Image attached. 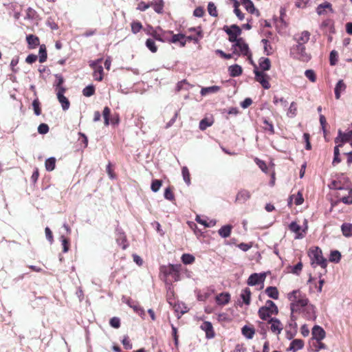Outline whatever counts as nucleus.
Returning a JSON list of instances; mask_svg holds the SVG:
<instances>
[{
  "instance_id": "obj_56",
  "label": "nucleus",
  "mask_w": 352,
  "mask_h": 352,
  "mask_svg": "<svg viewBox=\"0 0 352 352\" xmlns=\"http://www.w3.org/2000/svg\"><path fill=\"white\" fill-rule=\"evenodd\" d=\"M208 12L210 15L212 16H217L218 12L217 10V7L214 3L212 2H210L208 5Z\"/></svg>"
},
{
  "instance_id": "obj_9",
  "label": "nucleus",
  "mask_w": 352,
  "mask_h": 352,
  "mask_svg": "<svg viewBox=\"0 0 352 352\" xmlns=\"http://www.w3.org/2000/svg\"><path fill=\"white\" fill-rule=\"evenodd\" d=\"M102 60V58H99L89 65L94 69L93 76L97 81H102L103 79V67L101 65Z\"/></svg>"
},
{
  "instance_id": "obj_19",
  "label": "nucleus",
  "mask_w": 352,
  "mask_h": 352,
  "mask_svg": "<svg viewBox=\"0 0 352 352\" xmlns=\"http://www.w3.org/2000/svg\"><path fill=\"white\" fill-rule=\"evenodd\" d=\"M328 12H333L332 5L329 2L325 1L316 8V12L318 15L326 14Z\"/></svg>"
},
{
  "instance_id": "obj_53",
  "label": "nucleus",
  "mask_w": 352,
  "mask_h": 352,
  "mask_svg": "<svg viewBox=\"0 0 352 352\" xmlns=\"http://www.w3.org/2000/svg\"><path fill=\"white\" fill-rule=\"evenodd\" d=\"M195 257L190 254H184L182 256L183 263L188 265L191 264L195 261Z\"/></svg>"
},
{
  "instance_id": "obj_8",
  "label": "nucleus",
  "mask_w": 352,
  "mask_h": 352,
  "mask_svg": "<svg viewBox=\"0 0 352 352\" xmlns=\"http://www.w3.org/2000/svg\"><path fill=\"white\" fill-rule=\"evenodd\" d=\"M308 226L307 223L304 228H302L296 221H292L289 225V230L295 234V239H302L305 235Z\"/></svg>"
},
{
  "instance_id": "obj_59",
  "label": "nucleus",
  "mask_w": 352,
  "mask_h": 352,
  "mask_svg": "<svg viewBox=\"0 0 352 352\" xmlns=\"http://www.w3.org/2000/svg\"><path fill=\"white\" fill-rule=\"evenodd\" d=\"M305 76L312 82H315L316 81V76L314 70L307 69L305 72Z\"/></svg>"
},
{
  "instance_id": "obj_51",
  "label": "nucleus",
  "mask_w": 352,
  "mask_h": 352,
  "mask_svg": "<svg viewBox=\"0 0 352 352\" xmlns=\"http://www.w3.org/2000/svg\"><path fill=\"white\" fill-rule=\"evenodd\" d=\"M214 292V290H210L208 289L206 292H204L203 293L199 294L197 296V299L199 301H206Z\"/></svg>"
},
{
  "instance_id": "obj_58",
  "label": "nucleus",
  "mask_w": 352,
  "mask_h": 352,
  "mask_svg": "<svg viewBox=\"0 0 352 352\" xmlns=\"http://www.w3.org/2000/svg\"><path fill=\"white\" fill-rule=\"evenodd\" d=\"M254 162L258 165V166L261 169L262 171L267 173L268 168L266 163L263 160H261L256 157Z\"/></svg>"
},
{
  "instance_id": "obj_2",
  "label": "nucleus",
  "mask_w": 352,
  "mask_h": 352,
  "mask_svg": "<svg viewBox=\"0 0 352 352\" xmlns=\"http://www.w3.org/2000/svg\"><path fill=\"white\" fill-rule=\"evenodd\" d=\"M288 300L291 302L290 309L292 313L299 312L302 308L307 306L309 299L306 295L299 289L294 290L287 294Z\"/></svg>"
},
{
  "instance_id": "obj_28",
  "label": "nucleus",
  "mask_w": 352,
  "mask_h": 352,
  "mask_svg": "<svg viewBox=\"0 0 352 352\" xmlns=\"http://www.w3.org/2000/svg\"><path fill=\"white\" fill-rule=\"evenodd\" d=\"M117 243L121 246L122 250H125L128 246L126 236L124 233H119L116 237Z\"/></svg>"
},
{
  "instance_id": "obj_7",
  "label": "nucleus",
  "mask_w": 352,
  "mask_h": 352,
  "mask_svg": "<svg viewBox=\"0 0 352 352\" xmlns=\"http://www.w3.org/2000/svg\"><path fill=\"white\" fill-rule=\"evenodd\" d=\"M254 73L255 74V80L258 82L264 89H269L271 87L269 82L270 76L263 71L258 70L256 65H255V69H254Z\"/></svg>"
},
{
  "instance_id": "obj_62",
  "label": "nucleus",
  "mask_w": 352,
  "mask_h": 352,
  "mask_svg": "<svg viewBox=\"0 0 352 352\" xmlns=\"http://www.w3.org/2000/svg\"><path fill=\"white\" fill-rule=\"evenodd\" d=\"M183 38H186V35L184 34H175L173 33L171 36V41L170 43H177L180 41V40Z\"/></svg>"
},
{
  "instance_id": "obj_44",
  "label": "nucleus",
  "mask_w": 352,
  "mask_h": 352,
  "mask_svg": "<svg viewBox=\"0 0 352 352\" xmlns=\"http://www.w3.org/2000/svg\"><path fill=\"white\" fill-rule=\"evenodd\" d=\"M182 176H183V179H184V182H186V184L187 185L189 186L191 182H190V174L188 168L186 166H183L182 168Z\"/></svg>"
},
{
  "instance_id": "obj_55",
  "label": "nucleus",
  "mask_w": 352,
  "mask_h": 352,
  "mask_svg": "<svg viewBox=\"0 0 352 352\" xmlns=\"http://www.w3.org/2000/svg\"><path fill=\"white\" fill-rule=\"evenodd\" d=\"M164 197L169 201L175 200V195L171 187H168L165 189Z\"/></svg>"
},
{
  "instance_id": "obj_31",
  "label": "nucleus",
  "mask_w": 352,
  "mask_h": 352,
  "mask_svg": "<svg viewBox=\"0 0 352 352\" xmlns=\"http://www.w3.org/2000/svg\"><path fill=\"white\" fill-rule=\"evenodd\" d=\"M341 231H342V234L345 237H351L352 236V223H344L341 226Z\"/></svg>"
},
{
  "instance_id": "obj_25",
  "label": "nucleus",
  "mask_w": 352,
  "mask_h": 352,
  "mask_svg": "<svg viewBox=\"0 0 352 352\" xmlns=\"http://www.w3.org/2000/svg\"><path fill=\"white\" fill-rule=\"evenodd\" d=\"M346 88V85L344 82L343 80H340L335 87V97L337 100L340 99L341 93L344 91Z\"/></svg>"
},
{
  "instance_id": "obj_12",
  "label": "nucleus",
  "mask_w": 352,
  "mask_h": 352,
  "mask_svg": "<svg viewBox=\"0 0 352 352\" xmlns=\"http://www.w3.org/2000/svg\"><path fill=\"white\" fill-rule=\"evenodd\" d=\"M159 33L155 34V40L162 43H169L171 41V36L173 35V31H166L158 26Z\"/></svg>"
},
{
  "instance_id": "obj_43",
  "label": "nucleus",
  "mask_w": 352,
  "mask_h": 352,
  "mask_svg": "<svg viewBox=\"0 0 352 352\" xmlns=\"http://www.w3.org/2000/svg\"><path fill=\"white\" fill-rule=\"evenodd\" d=\"M47 50L45 45H41L39 49V62L43 63L47 60Z\"/></svg>"
},
{
  "instance_id": "obj_32",
  "label": "nucleus",
  "mask_w": 352,
  "mask_h": 352,
  "mask_svg": "<svg viewBox=\"0 0 352 352\" xmlns=\"http://www.w3.org/2000/svg\"><path fill=\"white\" fill-rule=\"evenodd\" d=\"M304 346V342L300 339H294L289 346V349L294 352L302 349Z\"/></svg>"
},
{
  "instance_id": "obj_64",
  "label": "nucleus",
  "mask_w": 352,
  "mask_h": 352,
  "mask_svg": "<svg viewBox=\"0 0 352 352\" xmlns=\"http://www.w3.org/2000/svg\"><path fill=\"white\" fill-rule=\"evenodd\" d=\"M109 324L112 327L118 329L120 327V320L117 317H113L110 319Z\"/></svg>"
},
{
  "instance_id": "obj_13",
  "label": "nucleus",
  "mask_w": 352,
  "mask_h": 352,
  "mask_svg": "<svg viewBox=\"0 0 352 352\" xmlns=\"http://www.w3.org/2000/svg\"><path fill=\"white\" fill-rule=\"evenodd\" d=\"M270 324V330L272 333L279 335L283 329V324L276 318H272L268 320Z\"/></svg>"
},
{
  "instance_id": "obj_33",
  "label": "nucleus",
  "mask_w": 352,
  "mask_h": 352,
  "mask_svg": "<svg viewBox=\"0 0 352 352\" xmlns=\"http://www.w3.org/2000/svg\"><path fill=\"white\" fill-rule=\"evenodd\" d=\"M265 294L270 297L274 300L278 298L279 293L278 289L276 287H267L265 290Z\"/></svg>"
},
{
  "instance_id": "obj_22",
  "label": "nucleus",
  "mask_w": 352,
  "mask_h": 352,
  "mask_svg": "<svg viewBox=\"0 0 352 352\" xmlns=\"http://www.w3.org/2000/svg\"><path fill=\"white\" fill-rule=\"evenodd\" d=\"M265 279V276L258 274L256 273L252 274L250 276L248 280V284L249 285H256L260 283H263Z\"/></svg>"
},
{
  "instance_id": "obj_40",
  "label": "nucleus",
  "mask_w": 352,
  "mask_h": 352,
  "mask_svg": "<svg viewBox=\"0 0 352 352\" xmlns=\"http://www.w3.org/2000/svg\"><path fill=\"white\" fill-rule=\"evenodd\" d=\"M213 120L208 118L202 119L199 122V129L201 131L206 130L208 127L210 126L213 124Z\"/></svg>"
},
{
  "instance_id": "obj_47",
  "label": "nucleus",
  "mask_w": 352,
  "mask_h": 352,
  "mask_svg": "<svg viewBox=\"0 0 352 352\" xmlns=\"http://www.w3.org/2000/svg\"><path fill=\"white\" fill-rule=\"evenodd\" d=\"M342 146V144H339L338 145L334 147V157L333 160L332 164L333 165L338 164L341 162V159L340 157V150L339 147Z\"/></svg>"
},
{
  "instance_id": "obj_35",
  "label": "nucleus",
  "mask_w": 352,
  "mask_h": 352,
  "mask_svg": "<svg viewBox=\"0 0 352 352\" xmlns=\"http://www.w3.org/2000/svg\"><path fill=\"white\" fill-rule=\"evenodd\" d=\"M251 294V291L248 287L245 288L241 292V298L243 299V302L247 305L250 304Z\"/></svg>"
},
{
  "instance_id": "obj_10",
  "label": "nucleus",
  "mask_w": 352,
  "mask_h": 352,
  "mask_svg": "<svg viewBox=\"0 0 352 352\" xmlns=\"http://www.w3.org/2000/svg\"><path fill=\"white\" fill-rule=\"evenodd\" d=\"M223 30L229 36V41L230 42L234 43L237 42V41L239 40V38H237V36L240 35L241 33V30L238 25H232L230 26V28H228V26H224Z\"/></svg>"
},
{
  "instance_id": "obj_11",
  "label": "nucleus",
  "mask_w": 352,
  "mask_h": 352,
  "mask_svg": "<svg viewBox=\"0 0 352 352\" xmlns=\"http://www.w3.org/2000/svg\"><path fill=\"white\" fill-rule=\"evenodd\" d=\"M311 33L307 30L296 34L293 39L296 41L295 45H305L310 39Z\"/></svg>"
},
{
  "instance_id": "obj_26",
  "label": "nucleus",
  "mask_w": 352,
  "mask_h": 352,
  "mask_svg": "<svg viewBox=\"0 0 352 352\" xmlns=\"http://www.w3.org/2000/svg\"><path fill=\"white\" fill-rule=\"evenodd\" d=\"M151 7L158 14L164 12V2L163 0H154L151 2Z\"/></svg>"
},
{
  "instance_id": "obj_18",
  "label": "nucleus",
  "mask_w": 352,
  "mask_h": 352,
  "mask_svg": "<svg viewBox=\"0 0 352 352\" xmlns=\"http://www.w3.org/2000/svg\"><path fill=\"white\" fill-rule=\"evenodd\" d=\"M304 314L306 319L309 320H315L316 319V307L311 304H307L304 307Z\"/></svg>"
},
{
  "instance_id": "obj_52",
  "label": "nucleus",
  "mask_w": 352,
  "mask_h": 352,
  "mask_svg": "<svg viewBox=\"0 0 352 352\" xmlns=\"http://www.w3.org/2000/svg\"><path fill=\"white\" fill-rule=\"evenodd\" d=\"M38 17V15L35 10L32 8H28L26 10V17L28 19H36Z\"/></svg>"
},
{
  "instance_id": "obj_15",
  "label": "nucleus",
  "mask_w": 352,
  "mask_h": 352,
  "mask_svg": "<svg viewBox=\"0 0 352 352\" xmlns=\"http://www.w3.org/2000/svg\"><path fill=\"white\" fill-rule=\"evenodd\" d=\"M200 328L206 333V338L212 339L215 336V332L210 322L204 321L201 324Z\"/></svg>"
},
{
  "instance_id": "obj_61",
  "label": "nucleus",
  "mask_w": 352,
  "mask_h": 352,
  "mask_svg": "<svg viewBox=\"0 0 352 352\" xmlns=\"http://www.w3.org/2000/svg\"><path fill=\"white\" fill-rule=\"evenodd\" d=\"M197 36H186V38L188 41H194L195 43H197L199 42V38L202 37V32L201 30L197 31Z\"/></svg>"
},
{
  "instance_id": "obj_1",
  "label": "nucleus",
  "mask_w": 352,
  "mask_h": 352,
  "mask_svg": "<svg viewBox=\"0 0 352 352\" xmlns=\"http://www.w3.org/2000/svg\"><path fill=\"white\" fill-rule=\"evenodd\" d=\"M180 269L181 265H162L160 268V277L166 284H171L179 280Z\"/></svg>"
},
{
  "instance_id": "obj_54",
  "label": "nucleus",
  "mask_w": 352,
  "mask_h": 352,
  "mask_svg": "<svg viewBox=\"0 0 352 352\" xmlns=\"http://www.w3.org/2000/svg\"><path fill=\"white\" fill-rule=\"evenodd\" d=\"M162 185V182L160 179H153L151 183V188L152 191L157 192Z\"/></svg>"
},
{
  "instance_id": "obj_6",
  "label": "nucleus",
  "mask_w": 352,
  "mask_h": 352,
  "mask_svg": "<svg viewBox=\"0 0 352 352\" xmlns=\"http://www.w3.org/2000/svg\"><path fill=\"white\" fill-rule=\"evenodd\" d=\"M232 50L233 54H236L237 56H245L250 52L248 45L243 38H239L237 42L232 45Z\"/></svg>"
},
{
  "instance_id": "obj_37",
  "label": "nucleus",
  "mask_w": 352,
  "mask_h": 352,
  "mask_svg": "<svg viewBox=\"0 0 352 352\" xmlns=\"http://www.w3.org/2000/svg\"><path fill=\"white\" fill-rule=\"evenodd\" d=\"M155 40L153 38H148L146 41L145 45L146 47L152 52L156 53L157 52L158 47L155 44Z\"/></svg>"
},
{
  "instance_id": "obj_14",
  "label": "nucleus",
  "mask_w": 352,
  "mask_h": 352,
  "mask_svg": "<svg viewBox=\"0 0 352 352\" xmlns=\"http://www.w3.org/2000/svg\"><path fill=\"white\" fill-rule=\"evenodd\" d=\"M65 91V88H60V91L56 92L58 100L61 104L62 108L64 111L67 110L70 106V102L68 98L64 96Z\"/></svg>"
},
{
  "instance_id": "obj_21",
  "label": "nucleus",
  "mask_w": 352,
  "mask_h": 352,
  "mask_svg": "<svg viewBox=\"0 0 352 352\" xmlns=\"http://www.w3.org/2000/svg\"><path fill=\"white\" fill-rule=\"evenodd\" d=\"M230 295L228 292H222L215 297V301L217 305L223 306L229 303Z\"/></svg>"
},
{
  "instance_id": "obj_46",
  "label": "nucleus",
  "mask_w": 352,
  "mask_h": 352,
  "mask_svg": "<svg viewBox=\"0 0 352 352\" xmlns=\"http://www.w3.org/2000/svg\"><path fill=\"white\" fill-rule=\"evenodd\" d=\"M95 87L93 85H90L85 87L82 90L83 96L86 97H90L95 94Z\"/></svg>"
},
{
  "instance_id": "obj_3",
  "label": "nucleus",
  "mask_w": 352,
  "mask_h": 352,
  "mask_svg": "<svg viewBox=\"0 0 352 352\" xmlns=\"http://www.w3.org/2000/svg\"><path fill=\"white\" fill-rule=\"evenodd\" d=\"M278 313V307L270 300H267L265 305L260 307L258 311L259 318L263 320H268L272 315H276Z\"/></svg>"
},
{
  "instance_id": "obj_20",
  "label": "nucleus",
  "mask_w": 352,
  "mask_h": 352,
  "mask_svg": "<svg viewBox=\"0 0 352 352\" xmlns=\"http://www.w3.org/2000/svg\"><path fill=\"white\" fill-rule=\"evenodd\" d=\"M352 138V133L349 131L346 133H344L342 131V130H338V135L335 138V142L336 144H338L339 142H341L342 144L343 143L347 142L350 140V139Z\"/></svg>"
},
{
  "instance_id": "obj_49",
  "label": "nucleus",
  "mask_w": 352,
  "mask_h": 352,
  "mask_svg": "<svg viewBox=\"0 0 352 352\" xmlns=\"http://www.w3.org/2000/svg\"><path fill=\"white\" fill-rule=\"evenodd\" d=\"M297 114V104L295 102H292L290 104L287 111V116L290 118H294Z\"/></svg>"
},
{
  "instance_id": "obj_39",
  "label": "nucleus",
  "mask_w": 352,
  "mask_h": 352,
  "mask_svg": "<svg viewBox=\"0 0 352 352\" xmlns=\"http://www.w3.org/2000/svg\"><path fill=\"white\" fill-rule=\"evenodd\" d=\"M263 129L265 131H269L270 134L274 133V128L272 122H269L266 118H263Z\"/></svg>"
},
{
  "instance_id": "obj_34",
  "label": "nucleus",
  "mask_w": 352,
  "mask_h": 352,
  "mask_svg": "<svg viewBox=\"0 0 352 352\" xmlns=\"http://www.w3.org/2000/svg\"><path fill=\"white\" fill-rule=\"evenodd\" d=\"M232 226L231 225H226L222 226L218 231L219 234L223 238L229 237L231 234Z\"/></svg>"
},
{
  "instance_id": "obj_57",
  "label": "nucleus",
  "mask_w": 352,
  "mask_h": 352,
  "mask_svg": "<svg viewBox=\"0 0 352 352\" xmlns=\"http://www.w3.org/2000/svg\"><path fill=\"white\" fill-rule=\"evenodd\" d=\"M338 60V54L336 50H332L329 56V62L331 65H336Z\"/></svg>"
},
{
  "instance_id": "obj_63",
  "label": "nucleus",
  "mask_w": 352,
  "mask_h": 352,
  "mask_svg": "<svg viewBox=\"0 0 352 352\" xmlns=\"http://www.w3.org/2000/svg\"><path fill=\"white\" fill-rule=\"evenodd\" d=\"M314 351L318 352L321 349H326L327 346L321 341H316V343L313 344Z\"/></svg>"
},
{
  "instance_id": "obj_36",
  "label": "nucleus",
  "mask_w": 352,
  "mask_h": 352,
  "mask_svg": "<svg viewBox=\"0 0 352 352\" xmlns=\"http://www.w3.org/2000/svg\"><path fill=\"white\" fill-rule=\"evenodd\" d=\"M242 334L248 339H252L255 333L254 327L249 326H244L241 329Z\"/></svg>"
},
{
  "instance_id": "obj_60",
  "label": "nucleus",
  "mask_w": 352,
  "mask_h": 352,
  "mask_svg": "<svg viewBox=\"0 0 352 352\" xmlns=\"http://www.w3.org/2000/svg\"><path fill=\"white\" fill-rule=\"evenodd\" d=\"M32 107L34 109V113L36 116H39L41 113V109L40 107V102L38 99H35L33 100Z\"/></svg>"
},
{
  "instance_id": "obj_38",
  "label": "nucleus",
  "mask_w": 352,
  "mask_h": 352,
  "mask_svg": "<svg viewBox=\"0 0 352 352\" xmlns=\"http://www.w3.org/2000/svg\"><path fill=\"white\" fill-rule=\"evenodd\" d=\"M248 12L251 13L252 14H255L258 16L260 15V12L255 8L254 5L252 1L248 2V3L243 5Z\"/></svg>"
},
{
  "instance_id": "obj_4",
  "label": "nucleus",
  "mask_w": 352,
  "mask_h": 352,
  "mask_svg": "<svg viewBox=\"0 0 352 352\" xmlns=\"http://www.w3.org/2000/svg\"><path fill=\"white\" fill-rule=\"evenodd\" d=\"M290 55L293 58L302 62H308L311 58V55L307 51L305 45H293L290 49Z\"/></svg>"
},
{
  "instance_id": "obj_29",
  "label": "nucleus",
  "mask_w": 352,
  "mask_h": 352,
  "mask_svg": "<svg viewBox=\"0 0 352 352\" xmlns=\"http://www.w3.org/2000/svg\"><path fill=\"white\" fill-rule=\"evenodd\" d=\"M259 67L261 69L260 71H263V72L265 71L270 70L271 67V61L270 58L264 57L261 58L259 60Z\"/></svg>"
},
{
  "instance_id": "obj_24",
  "label": "nucleus",
  "mask_w": 352,
  "mask_h": 352,
  "mask_svg": "<svg viewBox=\"0 0 352 352\" xmlns=\"http://www.w3.org/2000/svg\"><path fill=\"white\" fill-rule=\"evenodd\" d=\"M294 200V204L296 206L301 205L304 201V198L302 196V193L301 192H298L297 195H292L288 201V206L289 207L292 205V201Z\"/></svg>"
},
{
  "instance_id": "obj_17",
  "label": "nucleus",
  "mask_w": 352,
  "mask_h": 352,
  "mask_svg": "<svg viewBox=\"0 0 352 352\" xmlns=\"http://www.w3.org/2000/svg\"><path fill=\"white\" fill-rule=\"evenodd\" d=\"M312 339L316 341H322L325 338L326 333L324 330L318 325H315L312 329Z\"/></svg>"
},
{
  "instance_id": "obj_42",
  "label": "nucleus",
  "mask_w": 352,
  "mask_h": 352,
  "mask_svg": "<svg viewBox=\"0 0 352 352\" xmlns=\"http://www.w3.org/2000/svg\"><path fill=\"white\" fill-rule=\"evenodd\" d=\"M111 109L109 107H105L103 109L102 116L104 118V124L105 126L110 124Z\"/></svg>"
},
{
  "instance_id": "obj_30",
  "label": "nucleus",
  "mask_w": 352,
  "mask_h": 352,
  "mask_svg": "<svg viewBox=\"0 0 352 352\" xmlns=\"http://www.w3.org/2000/svg\"><path fill=\"white\" fill-rule=\"evenodd\" d=\"M221 89V87L217 85H214L211 87H203L201 89L200 94L201 96H204L209 94H214L218 92Z\"/></svg>"
},
{
  "instance_id": "obj_23",
  "label": "nucleus",
  "mask_w": 352,
  "mask_h": 352,
  "mask_svg": "<svg viewBox=\"0 0 352 352\" xmlns=\"http://www.w3.org/2000/svg\"><path fill=\"white\" fill-rule=\"evenodd\" d=\"M26 41L28 43L29 49H35L36 47L40 45L39 38L34 34L27 35Z\"/></svg>"
},
{
  "instance_id": "obj_41",
  "label": "nucleus",
  "mask_w": 352,
  "mask_h": 352,
  "mask_svg": "<svg viewBox=\"0 0 352 352\" xmlns=\"http://www.w3.org/2000/svg\"><path fill=\"white\" fill-rule=\"evenodd\" d=\"M45 168L47 171H52L56 166V159L54 157H50L45 160Z\"/></svg>"
},
{
  "instance_id": "obj_27",
  "label": "nucleus",
  "mask_w": 352,
  "mask_h": 352,
  "mask_svg": "<svg viewBox=\"0 0 352 352\" xmlns=\"http://www.w3.org/2000/svg\"><path fill=\"white\" fill-rule=\"evenodd\" d=\"M228 72L231 77H236L242 74L243 69L240 65L236 64L230 66Z\"/></svg>"
},
{
  "instance_id": "obj_16",
  "label": "nucleus",
  "mask_w": 352,
  "mask_h": 352,
  "mask_svg": "<svg viewBox=\"0 0 352 352\" xmlns=\"http://www.w3.org/2000/svg\"><path fill=\"white\" fill-rule=\"evenodd\" d=\"M251 198V192L246 189H241L236 194L235 203L243 204Z\"/></svg>"
},
{
  "instance_id": "obj_50",
  "label": "nucleus",
  "mask_w": 352,
  "mask_h": 352,
  "mask_svg": "<svg viewBox=\"0 0 352 352\" xmlns=\"http://www.w3.org/2000/svg\"><path fill=\"white\" fill-rule=\"evenodd\" d=\"M144 32H146V34L147 35H149L151 36L152 38H153L154 39H155V36H154L155 34H158L159 33V29H158V27L154 28L153 26L151 25H148V27L146 28H145L144 30Z\"/></svg>"
},
{
  "instance_id": "obj_48",
  "label": "nucleus",
  "mask_w": 352,
  "mask_h": 352,
  "mask_svg": "<svg viewBox=\"0 0 352 352\" xmlns=\"http://www.w3.org/2000/svg\"><path fill=\"white\" fill-rule=\"evenodd\" d=\"M341 259V254L338 250H333L331 252L329 261L331 262L338 263Z\"/></svg>"
},
{
  "instance_id": "obj_45",
  "label": "nucleus",
  "mask_w": 352,
  "mask_h": 352,
  "mask_svg": "<svg viewBox=\"0 0 352 352\" xmlns=\"http://www.w3.org/2000/svg\"><path fill=\"white\" fill-rule=\"evenodd\" d=\"M131 32L136 34H138L142 29H143V25L141 22L138 21H134L131 23Z\"/></svg>"
},
{
  "instance_id": "obj_5",
  "label": "nucleus",
  "mask_w": 352,
  "mask_h": 352,
  "mask_svg": "<svg viewBox=\"0 0 352 352\" xmlns=\"http://www.w3.org/2000/svg\"><path fill=\"white\" fill-rule=\"evenodd\" d=\"M309 256L311 260V265L316 263L322 268H325L327 265V260L323 257L322 250L316 247L309 251Z\"/></svg>"
}]
</instances>
